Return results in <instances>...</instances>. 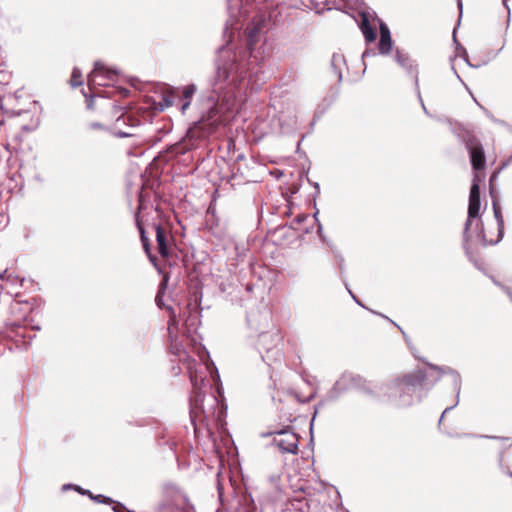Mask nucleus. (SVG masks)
Wrapping results in <instances>:
<instances>
[{
  "label": "nucleus",
  "instance_id": "obj_14",
  "mask_svg": "<svg viewBox=\"0 0 512 512\" xmlns=\"http://www.w3.org/2000/svg\"><path fill=\"white\" fill-rule=\"evenodd\" d=\"M392 38L390 30L385 23H380V40L378 43V50L381 55H387L392 49Z\"/></svg>",
  "mask_w": 512,
  "mask_h": 512
},
{
  "label": "nucleus",
  "instance_id": "obj_37",
  "mask_svg": "<svg viewBox=\"0 0 512 512\" xmlns=\"http://www.w3.org/2000/svg\"><path fill=\"white\" fill-rule=\"evenodd\" d=\"M510 162H512V157H510V158L507 160V162H505V163L503 164V167H504V166H506V165H507L508 163H510Z\"/></svg>",
  "mask_w": 512,
  "mask_h": 512
},
{
  "label": "nucleus",
  "instance_id": "obj_11",
  "mask_svg": "<svg viewBox=\"0 0 512 512\" xmlns=\"http://www.w3.org/2000/svg\"><path fill=\"white\" fill-rule=\"evenodd\" d=\"M168 309L170 311L168 334L171 339V351L173 354L181 356L183 347L176 341L179 332V321L177 319L175 310L172 307H169Z\"/></svg>",
  "mask_w": 512,
  "mask_h": 512
},
{
  "label": "nucleus",
  "instance_id": "obj_23",
  "mask_svg": "<svg viewBox=\"0 0 512 512\" xmlns=\"http://www.w3.org/2000/svg\"><path fill=\"white\" fill-rule=\"evenodd\" d=\"M0 280L1 281H8V282H11V283H16L18 282V278L17 277H13L11 273H8L7 270H5L2 274H0Z\"/></svg>",
  "mask_w": 512,
  "mask_h": 512
},
{
  "label": "nucleus",
  "instance_id": "obj_21",
  "mask_svg": "<svg viewBox=\"0 0 512 512\" xmlns=\"http://www.w3.org/2000/svg\"><path fill=\"white\" fill-rule=\"evenodd\" d=\"M195 92H196V86L194 84H189L183 88V98L185 100L181 106V110L183 113L189 107V105L191 103V99Z\"/></svg>",
  "mask_w": 512,
  "mask_h": 512
},
{
  "label": "nucleus",
  "instance_id": "obj_12",
  "mask_svg": "<svg viewBox=\"0 0 512 512\" xmlns=\"http://www.w3.org/2000/svg\"><path fill=\"white\" fill-rule=\"evenodd\" d=\"M360 380L359 377L353 376L352 374H343L329 391V397L331 399L337 398L342 392L356 386Z\"/></svg>",
  "mask_w": 512,
  "mask_h": 512
},
{
  "label": "nucleus",
  "instance_id": "obj_30",
  "mask_svg": "<svg viewBox=\"0 0 512 512\" xmlns=\"http://www.w3.org/2000/svg\"><path fill=\"white\" fill-rule=\"evenodd\" d=\"M372 54H374V53L370 52L369 50H366V51L363 52L362 57L365 58V57L370 56Z\"/></svg>",
  "mask_w": 512,
  "mask_h": 512
},
{
  "label": "nucleus",
  "instance_id": "obj_24",
  "mask_svg": "<svg viewBox=\"0 0 512 512\" xmlns=\"http://www.w3.org/2000/svg\"><path fill=\"white\" fill-rule=\"evenodd\" d=\"M90 498H91V499H93V500H95V501H97V502H99V503H108V502H110V501H111V499H110V498H108V497H106V496H104V495H101V494H99V495H97V496H93V495L90 493Z\"/></svg>",
  "mask_w": 512,
  "mask_h": 512
},
{
  "label": "nucleus",
  "instance_id": "obj_3",
  "mask_svg": "<svg viewBox=\"0 0 512 512\" xmlns=\"http://www.w3.org/2000/svg\"><path fill=\"white\" fill-rule=\"evenodd\" d=\"M426 378L427 375L424 371L416 370L401 379L390 382L384 387V394L388 401L395 406H410L426 395V392L422 393Z\"/></svg>",
  "mask_w": 512,
  "mask_h": 512
},
{
  "label": "nucleus",
  "instance_id": "obj_1",
  "mask_svg": "<svg viewBox=\"0 0 512 512\" xmlns=\"http://www.w3.org/2000/svg\"><path fill=\"white\" fill-rule=\"evenodd\" d=\"M186 369L193 389L190 397L191 422L195 432L200 430L198 425H203L212 434L223 425L225 407L215 394L202 390L206 386L204 373L209 366L197 363L195 359L187 356Z\"/></svg>",
  "mask_w": 512,
  "mask_h": 512
},
{
  "label": "nucleus",
  "instance_id": "obj_22",
  "mask_svg": "<svg viewBox=\"0 0 512 512\" xmlns=\"http://www.w3.org/2000/svg\"><path fill=\"white\" fill-rule=\"evenodd\" d=\"M83 84L82 81V73L78 68H74L71 75V85L73 87H78Z\"/></svg>",
  "mask_w": 512,
  "mask_h": 512
},
{
  "label": "nucleus",
  "instance_id": "obj_39",
  "mask_svg": "<svg viewBox=\"0 0 512 512\" xmlns=\"http://www.w3.org/2000/svg\"><path fill=\"white\" fill-rule=\"evenodd\" d=\"M341 262H344V259H341ZM340 269L342 270V263H340Z\"/></svg>",
  "mask_w": 512,
  "mask_h": 512
},
{
  "label": "nucleus",
  "instance_id": "obj_9",
  "mask_svg": "<svg viewBox=\"0 0 512 512\" xmlns=\"http://www.w3.org/2000/svg\"><path fill=\"white\" fill-rule=\"evenodd\" d=\"M429 366H430L431 369H434V370L438 371L441 374H448V375H450L452 377V381H453V389L456 392V401H455V403L453 405L447 407L443 411V413H442V415L440 417V420H439V422H441L443 417H444V415L448 411H450L454 407H456L458 405V403H459V394H460V391H461V377H460V375H459V373L457 371H455L454 369H452L450 367H440V366H436V365H432V364H430Z\"/></svg>",
  "mask_w": 512,
  "mask_h": 512
},
{
  "label": "nucleus",
  "instance_id": "obj_38",
  "mask_svg": "<svg viewBox=\"0 0 512 512\" xmlns=\"http://www.w3.org/2000/svg\"><path fill=\"white\" fill-rule=\"evenodd\" d=\"M503 4L507 7V0H502Z\"/></svg>",
  "mask_w": 512,
  "mask_h": 512
},
{
  "label": "nucleus",
  "instance_id": "obj_32",
  "mask_svg": "<svg viewBox=\"0 0 512 512\" xmlns=\"http://www.w3.org/2000/svg\"><path fill=\"white\" fill-rule=\"evenodd\" d=\"M156 302H157V305H158L159 307H161V305H162V300H161V298H160L159 294L156 296Z\"/></svg>",
  "mask_w": 512,
  "mask_h": 512
},
{
  "label": "nucleus",
  "instance_id": "obj_36",
  "mask_svg": "<svg viewBox=\"0 0 512 512\" xmlns=\"http://www.w3.org/2000/svg\"><path fill=\"white\" fill-rule=\"evenodd\" d=\"M458 7H459V9H460V12H462V3H461V1H460V0H458Z\"/></svg>",
  "mask_w": 512,
  "mask_h": 512
},
{
  "label": "nucleus",
  "instance_id": "obj_20",
  "mask_svg": "<svg viewBox=\"0 0 512 512\" xmlns=\"http://www.w3.org/2000/svg\"><path fill=\"white\" fill-rule=\"evenodd\" d=\"M360 29L367 42H373L376 39V32L365 15H363Z\"/></svg>",
  "mask_w": 512,
  "mask_h": 512
},
{
  "label": "nucleus",
  "instance_id": "obj_6",
  "mask_svg": "<svg viewBox=\"0 0 512 512\" xmlns=\"http://www.w3.org/2000/svg\"><path fill=\"white\" fill-rule=\"evenodd\" d=\"M271 434L276 435L273 439V443L280 449L281 452L297 454L299 438L296 433L286 428L272 432Z\"/></svg>",
  "mask_w": 512,
  "mask_h": 512
},
{
  "label": "nucleus",
  "instance_id": "obj_19",
  "mask_svg": "<svg viewBox=\"0 0 512 512\" xmlns=\"http://www.w3.org/2000/svg\"><path fill=\"white\" fill-rule=\"evenodd\" d=\"M345 66L346 61L344 55L341 53H334L331 58V67L339 82L342 80V71Z\"/></svg>",
  "mask_w": 512,
  "mask_h": 512
},
{
  "label": "nucleus",
  "instance_id": "obj_35",
  "mask_svg": "<svg viewBox=\"0 0 512 512\" xmlns=\"http://www.w3.org/2000/svg\"><path fill=\"white\" fill-rule=\"evenodd\" d=\"M452 70L454 71V74L457 76L458 79H460V76L459 74L457 73L456 69L454 68V66H452Z\"/></svg>",
  "mask_w": 512,
  "mask_h": 512
},
{
  "label": "nucleus",
  "instance_id": "obj_5",
  "mask_svg": "<svg viewBox=\"0 0 512 512\" xmlns=\"http://www.w3.org/2000/svg\"><path fill=\"white\" fill-rule=\"evenodd\" d=\"M116 76L117 72L115 70L107 68L100 61H96L93 71L88 75L87 84L91 90L96 86H107L109 82L115 80Z\"/></svg>",
  "mask_w": 512,
  "mask_h": 512
},
{
  "label": "nucleus",
  "instance_id": "obj_15",
  "mask_svg": "<svg viewBox=\"0 0 512 512\" xmlns=\"http://www.w3.org/2000/svg\"><path fill=\"white\" fill-rule=\"evenodd\" d=\"M200 321L197 313L194 314L189 312V315L186 316L185 321L181 327L179 328V332L183 334V336L191 337L194 340V334H196Z\"/></svg>",
  "mask_w": 512,
  "mask_h": 512
},
{
  "label": "nucleus",
  "instance_id": "obj_27",
  "mask_svg": "<svg viewBox=\"0 0 512 512\" xmlns=\"http://www.w3.org/2000/svg\"><path fill=\"white\" fill-rule=\"evenodd\" d=\"M113 108H114L116 114L121 112V115H123V107L114 105Z\"/></svg>",
  "mask_w": 512,
  "mask_h": 512
},
{
  "label": "nucleus",
  "instance_id": "obj_34",
  "mask_svg": "<svg viewBox=\"0 0 512 512\" xmlns=\"http://www.w3.org/2000/svg\"><path fill=\"white\" fill-rule=\"evenodd\" d=\"M71 487H73V488H74L75 486L70 485V484H65V485L63 486V489H64V490H66V489H70Z\"/></svg>",
  "mask_w": 512,
  "mask_h": 512
},
{
  "label": "nucleus",
  "instance_id": "obj_31",
  "mask_svg": "<svg viewBox=\"0 0 512 512\" xmlns=\"http://www.w3.org/2000/svg\"><path fill=\"white\" fill-rule=\"evenodd\" d=\"M118 135H119L120 137H129V136H131L132 134H131V133H126V132H119V133H118Z\"/></svg>",
  "mask_w": 512,
  "mask_h": 512
},
{
  "label": "nucleus",
  "instance_id": "obj_33",
  "mask_svg": "<svg viewBox=\"0 0 512 512\" xmlns=\"http://www.w3.org/2000/svg\"><path fill=\"white\" fill-rule=\"evenodd\" d=\"M348 291H349L350 295L352 296V298L355 300V302H356L357 304H359V305H361V306H362V304H361V303L359 302V300L355 297V295H353V293H352L350 290H348Z\"/></svg>",
  "mask_w": 512,
  "mask_h": 512
},
{
  "label": "nucleus",
  "instance_id": "obj_25",
  "mask_svg": "<svg viewBox=\"0 0 512 512\" xmlns=\"http://www.w3.org/2000/svg\"><path fill=\"white\" fill-rule=\"evenodd\" d=\"M173 105V101L171 99V97H164L163 98V103L161 104V108H165V107H169V106H172Z\"/></svg>",
  "mask_w": 512,
  "mask_h": 512
},
{
  "label": "nucleus",
  "instance_id": "obj_2",
  "mask_svg": "<svg viewBox=\"0 0 512 512\" xmlns=\"http://www.w3.org/2000/svg\"><path fill=\"white\" fill-rule=\"evenodd\" d=\"M251 63L246 61L245 52L231 46L219 49L213 91L225 110L230 111L236 106L237 98L241 95V84Z\"/></svg>",
  "mask_w": 512,
  "mask_h": 512
},
{
  "label": "nucleus",
  "instance_id": "obj_4",
  "mask_svg": "<svg viewBox=\"0 0 512 512\" xmlns=\"http://www.w3.org/2000/svg\"><path fill=\"white\" fill-rule=\"evenodd\" d=\"M484 175L474 174L472 179V185L470 189L469 195V205H468V216L465 222L464 227V248L468 252L467 244L473 238L472 234L469 233L472 225L475 222V230L476 232L479 230L480 226H482V222L479 219L480 217V187L479 184L482 182Z\"/></svg>",
  "mask_w": 512,
  "mask_h": 512
},
{
  "label": "nucleus",
  "instance_id": "obj_17",
  "mask_svg": "<svg viewBox=\"0 0 512 512\" xmlns=\"http://www.w3.org/2000/svg\"><path fill=\"white\" fill-rule=\"evenodd\" d=\"M279 341L280 337L277 333H262L259 336L258 347L260 350L264 349L268 353L278 345Z\"/></svg>",
  "mask_w": 512,
  "mask_h": 512
},
{
  "label": "nucleus",
  "instance_id": "obj_10",
  "mask_svg": "<svg viewBox=\"0 0 512 512\" xmlns=\"http://www.w3.org/2000/svg\"><path fill=\"white\" fill-rule=\"evenodd\" d=\"M470 154L471 164L474 171H480L485 167V155L483 147L476 140H469L466 144ZM475 174H479L476 172Z\"/></svg>",
  "mask_w": 512,
  "mask_h": 512
},
{
  "label": "nucleus",
  "instance_id": "obj_29",
  "mask_svg": "<svg viewBox=\"0 0 512 512\" xmlns=\"http://www.w3.org/2000/svg\"><path fill=\"white\" fill-rule=\"evenodd\" d=\"M120 508H121V509H124V507H123L121 504H118L117 506L113 507V510H114L115 512H122V511L120 510Z\"/></svg>",
  "mask_w": 512,
  "mask_h": 512
},
{
  "label": "nucleus",
  "instance_id": "obj_7",
  "mask_svg": "<svg viewBox=\"0 0 512 512\" xmlns=\"http://www.w3.org/2000/svg\"><path fill=\"white\" fill-rule=\"evenodd\" d=\"M492 208H493V212H494V217L496 219V222H497V227H498V236H497V239L496 240H488L486 238V235H485V232L483 230V227L480 226L479 230L476 232V240L480 243H482L483 245H487V244H495V243H498L502 237H503V233H504V218H503V215H502V211H501V206H500V203H499V200L496 198V197H493L492 198Z\"/></svg>",
  "mask_w": 512,
  "mask_h": 512
},
{
  "label": "nucleus",
  "instance_id": "obj_40",
  "mask_svg": "<svg viewBox=\"0 0 512 512\" xmlns=\"http://www.w3.org/2000/svg\"><path fill=\"white\" fill-rule=\"evenodd\" d=\"M507 293H508L510 299L512 300V294L509 291Z\"/></svg>",
  "mask_w": 512,
  "mask_h": 512
},
{
  "label": "nucleus",
  "instance_id": "obj_41",
  "mask_svg": "<svg viewBox=\"0 0 512 512\" xmlns=\"http://www.w3.org/2000/svg\"><path fill=\"white\" fill-rule=\"evenodd\" d=\"M453 34H455V32H454ZM453 40H454V42H456V37H455V35H453Z\"/></svg>",
  "mask_w": 512,
  "mask_h": 512
},
{
  "label": "nucleus",
  "instance_id": "obj_28",
  "mask_svg": "<svg viewBox=\"0 0 512 512\" xmlns=\"http://www.w3.org/2000/svg\"><path fill=\"white\" fill-rule=\"evenodd\" d=\"M307 217H308L307 215H298V216L296 217V220H297L298 222H303L304 220H306V219H307Z\"/></svg>",
  "mask_w": 512,
  "mask_h": 512
},
{
  "label": "nucleus",
  "instance_id": "obj_13",
  "mask_svg": "<svg viewBox=\"0 0 512 512\" xmlns=\"http://www.w3.org/2000/svg\"><path fill=\"white\" fill-rule=\"evenodd\" d=\"M156 242L158 252L163 258H168L171 255L169 244L173 241L170 233L160 225L155 226Z\"/></svg>",
  "mask_w": 512,
  "mask_h": 512
},
{
  "label": "nucleus",
  "instance_id": "obj_8",
  "mask_svg": "<svg viewBox=\"0 0 512 512\" xmlns=\"http://www.w3.org/2000/svg\"><path fill=\"white\" fill-rule=\"evenodd\" d=\"M262 29L263 21L260 19H254L245 30L247 38V49L249 50L250 58H254L255 62L260 60V57L254 55V47L261 39Z\"/></svg>",
  "mask_w": 512,
  "mask_h": 512
},
{
  "label": "nucleus",
  "instance_id": "obj_26",
  "mask_svg": "<svg viewBox=\"0 0 512 512\" xmlns=\"http://www.w3.org/2000/svg\"><path fill=\"white\" fill-rule=\"evenodd\" d=\"M75 490H77L79 493L83 494V495H89L90 496V491L89 490H83L80 486H75L74 487Z\"/></svg>",
  "mask_w": 512,
  "mask_h": 512
},
{
  "label": "nucleus",
  "instance_id": "obj_18",
  "mask_svg": "<svg viewBox=\"0 0 512 512\" xmlns=\"http://www.w3.org/2000/svg\"><path fill=\"white\" fill-rule=\"evenodd\" d=\"M395 61L403 67L408 73L414 75L415 83L418 85V76L416 73V70L414 68L413 62L410 59L409 55L406 53H403L399 49L395 51Z\"/></svg>",
  "mask_w": 512,
  "mask_h": 512
},
{
  "label": "nucleus",
  "instance_id": "obj_16",
  "mask_svg": "<svg viewBox=\"0 0 512 512\" xmlns=\"http://www.w3.org/2000/svg\"><path fill=\"white\" fill-rule=\"evenodd\" d=\"M135 219H136L137 228L140 233V238H141V242L143 245V249H144L146 255L148 256L149 261L152 263V265L158 270V272H161V269L158 267V264H157V257L155 255H153L151 252L149 239L146 236L144 227L142 226V224L139 221L138 213L136 214Z\"/></svg>",
  "mask_w": 512,
  "mask_h": 512
}]
</instances>
